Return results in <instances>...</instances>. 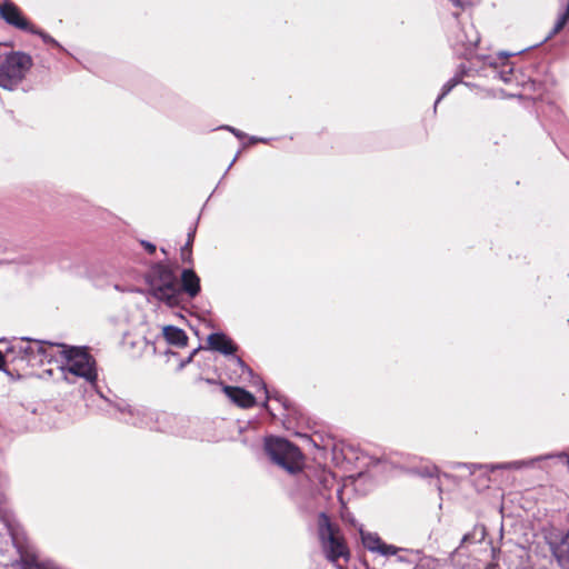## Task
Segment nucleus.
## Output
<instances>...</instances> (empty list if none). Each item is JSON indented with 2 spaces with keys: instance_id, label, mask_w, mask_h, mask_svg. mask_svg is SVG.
<instances>
[{
  "instance_id": "nucleus-13",
  "label": "nucleus",
  "mask_w": 569,
  "mask_h": 569,
  "mask_svg": "<svg viewBox=\"0 0 569 569\" xmlns=\"http://www.w3.org/2000/svg\"><path fill=\"white\" fill-rule=\"evenodd\" d=\"M207 341L211 350L218 351L224 356H232V360L241 369V373L253 376L250 367H248L240 357L234 356L236 351L238 350V346L226 333L221 331L213 332L208 336Z\"/></svg>"
},
{
  "instance_id": "nucleus-36",
  "label": "nucleus",
  "mask_w": 569,
  "mask_h": 569,
  "mask_svg": "<svg viewBox=\"0 0 569 569\" xmlns=\"http://www.w3.org/2000/svg\"><path fill=\"white\" fill-rule=\"evenodd\" d=\"M238 154H239V152L236 154V157L232 159V161H231V162H230V164L228 166L227 171H228V170L233 166V163L237 161V159H238Z\"/></svg>"
},
{
  "instance_id": "nucleus-8",
  "label": "nucleus",
  "mask_w": 569,
  "mask_h": 569,
  "mask_svg": "<svg viewBox=\"0 0 569 569\" xmlns=\"http://www.w3.org/2000/svg\"><path fill=\"white\" fill-rule=\"evenodd\" d=\"M553 459V455H540L531 459L516 460L500 463H467V462H450L448 467L451 470L465 469L468 475H473L477 470L485 473L493 472L496 470H520L522 468L533 467L536 462Z\"/></svg>"
},
{
  "instance_id": "nucleus-17",
  "label": "nucleus",
  "mask_w": 569,
  "mask_h": 569,
  "mask_svg": "<svg viewBox=\"0 0 569 569\" xmlns=\"http://www.w3.org/2000/svg\"><path fill=\"white\" fill-rule=\"evenodd\" d=\"M163 337L169 345L178 348L186 347L188 343V336L181 328L169 325L162 329Z\"/></svg>"
},
{
  "instance_id": "nucleus-38",
  "label": "nucleus",
  "mask_w": 569,
  "mask_h": 569,
  "mask_svg": "<svg viewBox=\"0 0 569 569\" xmlns=\"http://www.w3.org/2000/svg\"><path fill=\"white\" fill-rule=\"evenodd\" d=\"M398 561H401V562H402V561H406V559H405L403 557L399 556V557H398Z\"/></svg>"
},
{
  "instance_id": "nucleus-16",
  "label": "nucleus",
  "mask_w": 569,
  "mask_h": 569,
  "mask_svg": "<svg viewBox=\"0 0 569 569\" xmlns=\"http://www.w3.org/2000/svg\"><path fill=\"white\" fill-rule=\"evenodd\" d=\"M223 392L240 408L248 409L256 405L254 396L241 387L223 386Z\"/></svg>"
},
{
  "instance_id": "nucleus-5",
  "label": "nucleus",
  "mask_w": 569,
  "mask_h": 569,
  "mask_svg": "<svg viewBox=\"0 0 569 569\" xmlns=\"http://www.w3.org/2000/svg\"><path fill=\"white\" fill-rule=\"evenodd\" d=\"M263 448L266 455L277 466L290 473L300 470L301 451L286 438L269 436L264 439Z\"/></svg>"
},
{
  "instance_id": "nucleus-39",
  "label": "nucleus",
  "mask_w": 569,
  "mask_h": 569,
  "mask_svg": "<svg viewBox=\"0 0 569 569\" xmlns=\"http://www.w3.org/2000/svg\"><path fill=\"white\" fill-rule=\"evenodd\" d=\"M567 3H569V0H568V2H567Z\"/></svg>"
},
{
  "instance_id": "nucleus-10",
  "label": "nucleus",
  "mask_w": 569,
  "mask_h": 569,
  "mask_svg": "<svg viewBox=\"0 0 569 569\" xmlns=\"http://www.w3.org/2000/svg\"><path fill=\"white\" fill-rule=\"evenodd\" d=\"M480 41V34L472 23L457 24L449 37L452 49L460 56L468 58Z\"/></svg>"
},
{
  "instance_id": "nucleus-4",
  "label": "nucleus",
  "mask_w": 569,
  "mask_h": 569,
  "mask_svg": "<svg viewBox=\"0 0 569 569\" xmlns=\"http://www.w3.org/2000/svg\"><path fill=\"white\" fill-rule=\"evenodd\" d=\"M177 276L163 263H156L149 273L150 295L168 307H178Z\"/></svg>"
},
{
  "instance_id": "nucleus-35",
  "label": "nucleus",
  "mask_w": 569,
  "mask_h": 569,
  "mask_svg": "<svg viewBox=\"0 0 569 569\" xmlns=\"http://www.w3.org/2000/svg\"><path fill=\"white\" fill-rule=\"evenodd\" d=\"M455 7L463 8V3L460 0H450Z\"/></svg>"
},
{
  "instance_id": "nucleus-14",
  "label": "nucleus",
  "mask_w": 569,
  "mask_h": 569,
  "mask_svg": "<svg viewBox=\"0 0 569 569\" xmlns=\"http://www.w3.org/2000/svg\"><path fill=\"white\" fill-rule=\"evenodd\" d=\"M0 18L8 24L29 33L33 28V24L23 16L20 8L10 0L0 3Z\"/></svg>"
},
{
  "instance_id": "nucleus-11",
  "label": "nucleus",
  "mask_w": 569,
  "mask_h": 569,
  "mask_svg": "<svg viewBox=\"0 0 569 569\" xmlns=\"http://www.w3.org/2000/svg\"><path fill=\"white\" fill-rule=\"evenodd\" d=\"M516 53L501 51L496 56H483L482 60L490 69L493 79H498L506 84H511L516 80L515 68L509 58Z\"/></svg>"
},
{
  "instance_id": "nucleus-20",
  "label": "nucleus",
  "mask_w": 569,
  "mask_h": 569,
  "mask_svg": "<svg viewBox=\"0 0 569 569\" xmlns=\"http://www.w3.org/2000/svg\"><path fill=\"white\" fill-rule=\"evenodd\" d=\"M568 21H569V3H566V8H565L563 12L558 17L552 30L545 38L543 41H547V40L551 39L552 37H555L557 33H559L563 29V27L568 23Z\"/></svg>"
},
{
  "instance_id": "nucleus-25",
  "label": "nucleus",
  "mask_w": 569,
  "mask_h": 569,
  "mask_svg": "<svg viewBox=\"0 0 569 569\" xmlns=\"http://www.w3.org/2000/svg\"><path fill=\"white\" fill-rule=\"evenodd\" d=\"M259 380V383L261 385V388L264 390V393H266V400H270V399H274L276 401H278L279 403H281V406L283 408H287V399L281 396L279 392L277 391H273L272 393L268 390L267 388V385L260 380L259 378H257Z\"/></svg>"
},
{
  "instance_id": "nucleus-26",
  "label": "nucleus",
  "mask_w": 569,
  "mask_h": 569,
  "mask_svg": "<svg viewBox=\"0 0 569 569\" xmlns=\"http://www.w3.org/2000/svg\"><path fill=\"white\" fill-rule=\"evenodd\" d=\"M402 548L396 547L393 545H388L385 541L382 542L378 553L383 557L397 556L399 551H402Z\"/></svg>"
},
{
  "instance_id": "nucleus-9",
  "label": "nucleus",
  "mask_w": 569,
  "mask_h": 569,
  "mask_svg": "<svg viewBox=\"0 0 569 569\" xmlns=\"http://www.w3.org/2000/svg\"><path fill=\"white\" fill-rule=\"evenodd\" d=\"M19 345L18 352L23 353L29 368L42 365L44 361H50L52 353L49 349L57 347V343L31 339L29 337L18 338Z\"/></svg>"
},
{
  "instance_id": "nucleus-12",
  "label": "nucleus",
  "mask_w": 569,
  "mask_h": 569,
  "mask_svg": "<svg viewBox=\"0 0 569 569\" xmlns=\"http://www.w3.org/2000/svg\"><path fill=\"white\" fill-rule=\"evenodd\" d=\"M0 345H4V359L7 365L4 373L11 379H20L29 369V366L24 355L18 352V348L21 347L18 338H14L10 342L0 341Z\"/></svg>"
},
{
  "instance_id": "nucleus-27",
  "label": "nucleus",
  "mask_w": 569,
  "mask_h": 569,
  "mask_svg": "<svg viewBox=\"0 0 569 569\" xmlns=\"http://www.w3.org/2000/svg\"><path fill=\"white\" fill-rule=\"evenodd\" d=\"M419 475L425 478L438 477V468L436 466H426L418 470Z\"/></svg>"
},
{
  "instance_id": "nucleus-1",
  "label": "nucleus",
  "mask_w": 569,
  "mask_h": 569,
  "mask_svg": "<svg viewBox=\"0 0 569 569\" xmlns=\"http://www.w3.org/2000/svg\"><path fill=\"white\" fill-rule=\"evenodd\" d=\"M64 363L60 367L63 379L68 383H74V378H83L92 387H96L98 379L97 363L87 347L69 346L57 343Z\"/></svg>"
},
{
  "instance_id": "nucleus-31",
  "label": "nucleus",
  "mask_w": 569,
  "mask_h": 569,
  "mask_svg": "<svg viewBox=\"0 0 569 569\" xmlns=\"http://www.w3.org/2000/svg\"><path fill=\"white\" fill-rule=\"evenodd\" d=\"M6 367L4 350L0 349V370L4 372Z\"/></svg>"
},
{
  "instance_id": "nucleus-33",
  "label": "nucleus",
  "mask_w": 569,
  "mask_h": 569,
  "mask_svg": "<svg viewBox=\"0 0 569 569\" xmlns=\"http://www.w3.org/2000/svg\"><path fill=\"white\" fill-rule=\"evenodd\" d=\"M561 545H567L569 547V528L566 535L561 539Z\"/></svg>"
},
{
  "instance_id": "nucleus-2",
  "label": "nucleus",
  "mask_w": 569,
  "mask_h": 569,
  "mask_svg": "<svg viewBox=\"0 0 569 569\" xmlns=\"http://www.w3.org/2000/svg\"><path fill=\"white\" fill-rule=\"evenodd\" d=\"M3 521L12 545L19 555L17 563L20 569H60L52 561L39 559L34 545L27 538L23 529L16 520L4 518Z\"/></svg>"
},
{
  "instance_id": "nucleus-24",
  "label": "nucleus",
  "mask_w": 569,
  "mask_h": 569,
  "mask_svg": "<svg viewBox=\"0 0 569 569\" xmlns=\"http://www.w3.org/2000/svg\"><path fill=\"white\" fill-rule=\"evenodd\" d=\"M30 33L40 37L44 43L56 47L61 51H66V49L54 38H52L50 34H48L43 30L38 29L33 26Z\"/></svg>"
},
{
  "instance_id": "nucleus-34",
  "label": "nucleus",
  "mask_w": 569,
  "mask_h": 569,
  "mask_svg": "<svg viewBox=\"0 0 569 569\" xmlns=\"http://www.w3.org/2000/svg\"><path fill=\"white\" fill-rule=\"evenodd\" d=\"M467 73L465 64L459 66V72L457 74H460L461 78Z\"/></svg>"
},
{
  "instance_id": "nucleus-18",
  "label": "nucleus",
  "mask_w": 569,
  "mask_h": 569,
  "mask_svg": "<svg viewBox=\"0 0 569 569\" xmlns=\"http://www.w3.org/2000/svg\"><path fill=\"white\" fill-rule=\"evenodd\" d=\"M359 533L363 547L370 551L378 553L383 540L376 532L365 531L362 526L359 527Z\"/></svg>"
},
{
  "instance_id": "nucleus-30",
  "label": "nucleus",
  "mask_w": 569,
  "mask_h": 569,
  "mask_svg": "<svg viewBox=\"0 0 569 569\" xmlns=\"http://www.w3.org/2000/svg\"><path fill=\"white\" fill-rule=\"evenodd\" d=\"M200 349V347L193 349L191 351V353L189 355V357L187 359H184L181 363H180V368H183L186 365L190 363L193 359V357L196 356V353L198 352V350Z\"/></svg>"
},
{
  "instance_id": "nucleus-32",
  "label": "nucleus",
  "mask_w": 569,
  "mask_h": 569,
  "mask_svg": "<svg viewBox=\"0 0 569 569\" xmlns=\"http://www.w3.org/2000/svg\"><path fill=\"white\" fill-rule=\"evenodd\" d=\"M249 142L250 143H257V142H263L264 143V142H267V139L252 136V137H250Z\"/></svg>"
},
{
  "instance_id": "nucleus-15",
  "label": "nucleus",
  "mask_w": 569,
  "mask_h": 569,
  "mask_svg": "<svg viewBox=\"0 0 569 569\" xmlns=\"http://www.w3.org/2000/svg\"><path fill=\"white\" fill-rule=\"evenodd\" d=\"M178 306L183 300V295L188 298H196L201 291L200 278L192 268L181 271L180 281L177 279Z\"/></svg>"
},
{
  "instance_id": "nucleus-22",
  "label": "nucleus",
  "mask_w": 569,
  "mask_h": 569,
  "mask_svg": "<svg viewBox=\"0 0 569 569\" xmlns=\"http://www.w3.org/2000/svg\"><path fill=\"white\" fill-rule=\"evenodd\" d=\"M461 82V76L460 74H455L451 79H449L443 86H442V89H441V93L438 96V98L436 99V102H435V106H433V110L436 111L437 110V106L438 103L448 94L451 92V90Z\"/></svg>"
},
{
  "instance_id": "nucleus-21",
  "label": "nucleus",
  "mask_w": 569,
  "mask_h": 569,
  "mask_svg": "<svg viewBox=\"0 0 569 569\" xmlns=\"http://www.w3.org/2000/svg\"><path fill=\"white\" fill-rule=\"evenodd\" d=\"M568 21H569V3H566V8H565L563 12L558 17L552 30L545 38L543 41H547V40L551 39L552 37H555L557 33H559L563 29V27L568 23Z\"/></svg>"
},
{
  "instance_id": "nucleus-7",
  "label": "nucleus",
  "mask_w": 569,
  "mask_h": 569,
  "mask_svg": "<svg viewBox=\"0 0 569 569\" xmlns=\"http://www.w3.org/2000/svg\"><path fill=\"white\" fill-rule=\"evenodd\" d=\"M32 67V58L22 51H13L6 56L0 64V87L13 90L24 79Z\"/></svg>"
},
{
  "instance_id": "nucleus-37",
  "label": "nucleus",
  "mask_w": 569,
  "mask_h": 569,
  "mask_svg": "<svg viewBox=\"0 0 569 569\" xmlns=\"http://www.w3.org/2000/svg\"><path fill=\"white\" fill-rule=\"evenodd\" d=\"M206 382H208V383H210V385H211V383H216V381H214L213 379H206Z\"/></svg>"
},
{
  "instance_id": "nucleus-23",
  "label": "nucleus",
  "mask_w": 569,
  "mask_h": 569,
  "mask_svg": "<svg viewBox=\"0 0 569 569\" xmlns=\"http://www.w3.org/2000/svg\"><path fill=\"white\" fill-rule=\"evenodd\" d=\"M485 536H486V528L483 526H476L473 528L472 532H467L466 535H463L461 542H460V547H462L465 543L472 542L477 537H478V541L480 542L485 539Z\"/></svg>"
},
{
  "instance_id": "nucleus-3",
  "label": "nucleus",
  "mask_w": 569,
  "mask_h": 569,
  "mask_svg": "<svg viewBox=\"0 0 569 569\" xmlns=\"http://www.w3.org/2000/svg\"><path fill=\"white\" fill-rule=\"evenodd\" d=\"M114 409L122 415L126 423L138 428H148L151 430H163L161 420L168 418L166 412L154 411L143 405L130 403L129 401L117 398L111 402Z\"/></svg>"
},
{
  "instance_id": "nucleus-19",
  "label": "nucleus",
  "mask_w": 569,
  "mask_h": 569,
  "mask_svg": "<svg viewBox=\"0 0 569 569\" xmlns=\"http://www.w3.org/2000/svg\"><path fill=\"white\" fill-rule=\"evenodd\" d=\"M197 231V224H193L189 231L187 237V242L183 247L180 249V257L183 262L191 263L192 262V243L194 240Z\"/></svg>"
},
{
  "instance_id": "nucleus-29",
  "label": "nucleus",
  "mask_w": 569,
  "mask_h": 569,
  "mask_svg": "<svg viewBox=\"0 0 569 569\" xmlns=\"http://www.w3.org/2000/svg\"><path fill=\"white\" fill-rule=\"evenodd\" d=\"M141 244L143 246V248L150 253H154L156 252V244H153L152 242L150 241H147V240H141Z\"/></svg>"
},
{
  "instance_id": "nucleus-28",
  "label": "nucleus",
  "mask_w": 569,
  "mask_h": 569,
  "mask_svg": "<svg viewBox=\"0 0 569 569\" xmlns=\"http://www.w3.org/2000/svg\"><path fill=\"white\" fill-rule=\"evenodd\" d=\"M219 129H222V130H228L229 132H231L232 134H234L238 139H243L246 137V133L231 127V126H221L219 127Z\"/></svg>"
},
{
  "instance_id": "nucleus-6",
  "label": "nucleus",
  "mask_w": 569,
  "mask_h": 569,
  "mask_svg": "<svg viewBox=\"0 0 569 569\" xmlns=\"http://www.w3.org/2000/svg\"><path fill=\"white\" fill-rule=\"evenodd\" d=\"M318 537L326 555V558L336 562L339 558H349V550L339 529L336 527L326 512L318 516Z\"/></svg>"
}]
</instances>
